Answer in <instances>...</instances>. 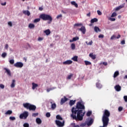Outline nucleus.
Masks as SVG:
<instances>
[{"mask_svg":"<svg viewBox=\"0 0 127 127\" xmlns=\"http://www.w3.org/2000/svg\"><path fill=\"white\" fill-rule=\"evenodd\" d=\"M82 110H85V106L81 102H78L76 103V107H73L71 109V118L76 121L81 122L83 121L85 112H83Z\"/></svg>","mask_w":127,"mask_h":127,"instance_id":"1","label":"nucleus"},{"mask_svg":"<svg viewBox=\"0 0 127 127\" xmlns=\"http://www.w3.org/2000/svg\"><path fill=\"white\" fill-rule=\"evenodd\" d=\"M23 106L24 107V108H25V109H26L27 110H29V111H32L33 112H35L36 110V106L29 103H23Z\"/></svg>","mask_w":127,"mask_h":127,"instance_id":"2","label":"nucleus"},{"mask_svg":"<svg viewBox=\"0 0 127 127\" xmlns=\"http://www.w3.org/2000/svg\"><path fill=\"white\" fill-rule=\"evenodd\" d=\"M40 18L43 19V20H49L48 23L50 24L52 22V17L49 14H41L40 15Z\"/></svg>","mask_w":127,"mask_h":127,"instance_id":"3","label":"nucleus"},{"mask_svg":"<svg viewBox=\"0 0 127 127\" xmlns=\"http://www.w3.org/2000/svg\"><path fill=\"white\" fill-rule=\"evenodd\" d=\"M29 114L28 112L24 111L22 114H21L19 116L20 119H24V120H26L27 119V117H28Z\"/></svg>","mask_w":127,"mask_h":127,"instance_id":"4","label":"nucleus"},{"mask_svg":"<svg viewBox=\"0 0 127 127\" xmlns=\"http://www.w3.org/2000/svg\"><path fill=\"white\" fill-rule=\"evenodd\" d=\"M14 67L16 68H22L23 67V63L22 62H17L14 64Z\"/></svg>","mask_w":127,"mask_h":127,"instance_id":"5","label":"nucleus"},{"mask_svg":"<svg viewBox=\"0 0 127 127\" xmlns=\"http://www.w3.org/2000/svg\"><path fill=\"white\" fill-rule=\"evenodd\" d=\"M65 122L63 121V123L61 122L60 121L56 120V124L57 126H58L60 127H64V124Z\"/></svg>","mask_w":127,"mask_h":127,"instance_id":"6","label":"nucleus"},{"mask_svg":"<svg viewBox=\"0 0 127 127\" xmlns=\"http://www.w3.org/2000/svg\"><path fill=\"white\" fill-rule=\"evenodd\" d=\"M78 30L81 31L83 34H85L86 33V28L84 26H82L80 28H78Z\"/></svg>","mask_w":127,"mask_h":127,"instance_id":"7","label":"nucleus"},{"mask_svg":"<svg viewBox=\"0 0 127 127\" xmlns=\"http://www.w3.org/2000/svg\"><path fill=\"white\" fill-rule=\"evenodd\" d=\"M73 63V61L71 60H67L63 62L64 65H70Z\"/></svg>","mask_w":127,"mask_h":127,"instance_id":"8","label":"nucleus"},{"mask_svg":"<svg viewBox=\"0 0 127 127\" xmlns=\"http://www.w3.org/2000/svg\"><path fill=\"white\" fill-rule=\"evenodd\" d=\"M114 88H115L116 91H117V92H120V91H121V90H122V87H121V86H120V85H116Z\"/></svg>","mask_w":127,"mask_h":127,"instance_id":"9","label":"nucleus"},{"mask_svg":"<svg viewBox=\"0 0 127 127\" xmlns=\"http://www.w3.org/2000/svg\"><path fill=\"white\" fill-rule=\"evenodd\" d=\"M67 100H68V99H67V98H66V97L64 96V98L61 99V105H63V104H64V103H65V102H67Z\"/></svg>","mask_w":127,"mask_h":127,"instance_id":"10","label":"nucleus"},{"mask_svg":"<svg viewBox=\"0 0 127 127\" xmlns=\"http://www.w3.org/2000/svg\"><path fill=\"white\" fill-rule=\"evenodd\" d=\"M4 69L5 70V73H7V75H8V76H11V72H10V70L6 68H4Z\"/></svg>","mask_w":127,"mask_h":127,"instance_id":"11","label":"nucleus"},{"mask_svg":"<svg viewBox=\"0 0 127 127\" xmlns=\"http://www.w3.org/2000/svg\"><path fill=\"white\" fill-rule=\"evenodd\" d=\"M93 123H94V119H91L87 123V125L88 127H90L93 125Z\"/></svg>","mask_w":127,"mask_h":127,"instance_id":"12","label":"nucleus"},{"mask_svg":"<svg viewBox=\"0 0 127 127\" xmlns=\"http://www.w3.org/2000/svg\"><path fill=\"white\" fill-rule=\"evenodd\" d=\"M23 14L29 16L30 15V12L29 10H23Z\"/></svg>","mask_w":127,"mask_h":127,"instance_id":"13","label":"nucleus"},{"mask_svg":"<svg viewBox=\"0 0 127 127\" xmlns=\"http://www.w3.org/2000/svg\"><path fill=\"white\" fill-rule=\"evenodd\" d=\"M50 103L52 105L51 108L52 109V110H55V109H56V104L53 103V102L52 101H51Z\"/></svg>","mask_w":127,"mask_h":127,"instance_id":"14","label":"nucleus"},{"mask_svg":"<svg viewBox=\"0 0 127 127\" xmlns=\"http://www.w3.org/2000/svg\"><path fill=\"white\" fill-rule=\"evenodd\" d=\"M75 103H76V100H70L69 105L70 106V107H72L73 105H75Z\"/></svg>","mask_w":127,"mask_h":127,"instance_id":"15","label":"nucleus"},{"mask_svg":"<svg viewBox=\"0 0 127 127\" xmlns=\"http://www.w3.org/2000/svg\"><path fill=\"white\" fill-rule=\"evenodd\" d=\"M36 122L37 123V124H38V125H41L42 121L41 120V119H40V118H38L36 119Z\"/></svg>","mask_w":127,"mask_h":127,"instance_id":"16","label":"nucleus"},{"mask_svg":"<svg viewBox=\"0 0 127 127\" xmlns=\"http://www.w3.org/2000/svg\"><path fill=\"white\" fill-rule=\"evenodd\" d=\"M94 31H95V32H96V33H98V31L99 32H101V30H100V29L99 27L95 26L94 27Z\"/></svg>","mask_w":127,"mask_h":127,"instance_id":"17","label":"nucleus"},{"mask_svg":"<svg viewBox=\"0 0 127 127\" xmlns=\"http://www.w3.org/2000/svg\"><path fill=\"white\" fill-rule=\"evenodd\" d=\"M32 89L33 90H35V88H37V87H38V84H37L34 82H33L32 83Z\"/></svg>","mask_w":127,"mask_h":127,"instance_id":"18","label":"nucleus"},{"mask_svg":"<svg viewBox=\"0 0 127 127\" xmlns=\"http://www.w3.org/2000/svg\"><path fill=\"white\" fill-rule=\"evenodd\" d=\"M71 60L74 61V62H77L78 61V56H75L71 58Z\"/></svg>","mask_w":127,"mask_h":127,"instance_id":"19","label":"nucleus"},{"mask_svg":"<svg viewBox=\"0 0 127 127\" xmlns=\"http://www.w3.org/2000/svg\"><path fill=\"white\" fill-rule=\"evenodd\" d=\"M76 26L77 27H79V26H83V24L82 23H75L74 25V27H76Z\"/></svg>","mask_w":127,"mask_h":127,"instance_id":"20","label":"nucleus"},{"mask_svg":"<svg viewBox=\"0 0 127 127\" xmlns=\"http://www.w3.org/2000/svg\"><path fill=\"white\" fill-rule=\"evenodd\" d=\"M119 75H120V72H119V71H116L114 73L113 77L114 78H117V77Z\"/></svg>","mask_w":127,"mask_h":127,"instance_id":"21","label":"nucleus"},{"mask_svg":"<svg viewBox=\"0 0 127 127\" xmlns=\"http://www.w3.org/2000/svg\"><path fill=\"white\" fill-rule=\"evenodd\" d=\"M44 33H46V35H49L51 33V31L49 29H47L44 31Z\"/></svg>","mask_w":127,"mask_h":127,"instance_id":"22","label":"nucleus"},{"mask_svg":"<svg viewBox=\"0 0 127 127\" xmlns=\"http://www.w3.org/2000/svg\"><path fill=\"white\" fill-rule=\"evenodd\" d=\"M89 56L93 59V60H95L96 59V55H93V53H90L89 54Z\"/></svg>","mask_w":127,"mask_h":127,"instance_id":"23","label":"nucleus"},{"mask_svg":"<svg viewBox=\"0 0 127 127\" xmlns=\"http://www.w3.org/2000/svg\"><path fill=\"white\" fill-rule=\"evenodd\" d=\"M28 27L29 28H30V29H32V28H34V27H35V25H34V24L30 23Z\"/></svg>","mask_w":127,"mask_h":127,"instance_id":"24","label":"nucleus"},{"mask_svg":"<svg viewBox=\"0 0 127 127\" xmlns=\"http://www.w3.org/2000/svg\"><path fill=\"white\" fill-rule=\"evenodd\" d=\"M71 4H72V5H74V6H75V7L78 8V4H77V3H76L75 1H72L71 2Z\"/></svg>","mask_w":127,"mask_h":127,"instance_id":"25","label":"nucleus"},{"mask_svg":"<svg viewBox=\"0 0 127 127\" xmlns=\"http://www.w3.org/2000/svg\"><path fill=\"white\" fill-rule=\"evenodd\" d=\"M15 86V80L13 79L11 84V88H14Z\"/></svg>","mask_w":127,"mask_h":127,"instance_id":"26","label":"nucleus"},{"mask_svg":"<svg viewBox=\"0 0 127 127\" xmlns=\"http://www.w3.org/2000/svg\"><path fill=\"white\" fill-rule=\"evenodd\" d=\"M98 21V19L96 18H94L93 19H92L91 20V23H94V22H97Z\"/></svg>","mask_w":127,"mask_h":127,"instance_id":"27","label":"nucleus"},{"mask_svg":"<svg viewBox=\"0 0 127 127\" xmlns=\"http://www.w3.org/2000/svg\"><path fill=\"white\" fill-rule=\"evenodd\" d=\"M55 89H56V87H52L49 88L47 89V92H49L50 91H53V90H55Z\"/></svg>","mask_w":127,"mask_h":127,"instance_id":"28","label":"nucleus"},{"mask_svg":"<svg viewBox=\"0 0 127 127\" xmlns=\"http://www.w3.org/2000/svg\"><path fill=\"white\" fill-rule=\"evenodd\" d=\"M71 48L72 50H75V48H76V45H75L74 43L71 44Z\"/></svg>","mask_w":127,"mask_h":127,"instance_id":"29","label":"nucleus"},{"mask_svg":"<svg viewBox=\"0 0 127 127\" xmlns=\"http://www.w3.org/2000/svg\"><path fill=\"white\" fill-rule=\"evenodd\" d=\"M12 114V111L8 110L6 113H5V115H11Z\"/></svg>","mask_w":127,"mask_h":127,"instance_id":"30","label":"nucleus"},{"mask_svg":"<svg viewBox=\"0 0 127 127\" xmlns=\"http://www.w3.org/2000/svg\"><path fill=\"white\" fill-rule=\"evenodd\" d=\"M84 63H85V65L86 66H88V65H91V64H92V63H91V62H90L88 61H85Z\"/></svg>","mask_w":127,"mask_h":127,"instance_id":"31","label":"nucleus"},{"mask_svg":"<svg viewBox=\"0 0 127 127\" xmlns=\"http://www.w3.org/2000/svg\"><path fill=\"white\" fill-rule=\"evenodd\" d=\"M56 119L57 120H60L61 121H62V120H63V118H62V117H61V116L59 115L56 116Z\"/></svg>","mask_w":127,"mask_h":127,"instance_id":"32","label":"nucleus"},{"mask_svg":"<svg viewBox=\"0 0 127 127\" xmlns=\"http://www.w3.org/2000/svg\"><path fill=\"white\" fill-rule=\"evenodd\" d=\"M71 126H72V127H80V126L76 125V123H71Z\"/></svg>","mask_w":127,"mask_h":127,"instance_id":"33","label":"nucleus"},{"mask_svg":"<svg viewBox=\"0 0 127 127\" xmlns=\"http://www.w3.org/2000/svg\"><path fill=\"white\" fill-rule=\"evenodd\" d=\"M96 87H97V88H98V89H101V88H102V85L101 84H100L99 83H97Z\"/></svg>","mask_w":127,"mask_h":127,"instance_id":"34","label":"nucleus"},{"mask_svg":"<svg viewBox=\"0 0 127 127\" xmlns=\"http://www.w3.org/2000/svg\"><path fill=\"white\" fill-rule=\"evenodd\" d=\"M6 55H7L6 53H3L1 55V57H2V58H5V57H6Z\"/></svg>","mask_w":127,"mask_h":127,"instance_id":"35","label":"nucleus"},{"mask_svg":"<svg viewBox=\"0 0 127 127\" xmlns=\"http://www.w3.org/2000/svg\"><path fill=\"white\" fill-rule=\"evenodd\" d=\"M40 21V18H36L34 20V22L35 23H37V22H39Z\"/></svg>","mask_w":127,"mask_h":127,"instance_id":"36","label":"nucleus"},{"mask_svg":"<svg viewBox=\"0 0 127 127\" xmlns=\"http://www.w3.org/2000/svg\"><path fill=\"white\" fill-rule=\"evenodd\" d=\"M92 115V111H88L86 113V116L87 117H90Z\"/></svg>","mask_w":127,"mask_h":127,"instance_id":"37","label":"nucleus"},{"mask_svg":"<svg viewBox=\"0 0 127 127\" xmlns=\"http://www.w3.org/2000/svg\"><path fill=\"white\" fill-rule=\"evenodd\" d=\"M85 43L87 44V45H92L93 44V41H91L89 43L88 42H85Z\"/></svg>","mask_w":127,"mask_h":127,"instance_id":"38","label":"nucleus"},{"mask_svg":"<svg viewBox=\"0 0 127 127\" xmlns=\"http://www.w3.org/2000/svg\"><path fill=\"white\" fill-rule=\"evenodd\" d=\"M51 116V114H50V113L47 112L46 114V117H47V118H50Z\"/></svg>","mask_w":127,"mask_h":127,"instance_id":"39","label":"nucleus"},{"mask_svg":"<svg viewBox=\"0 0 127 127\" xmlns=\"http://www.w3.org/2000/svg\"><path fill=\"white\" fill-rule=\"evenodd\" d=\"M123 110H124V108L122 106H120L119 108H118V111L119 112H122V111H123Z\"/></svg>","mask_w":127,"mask_h":127,"instance_id":"40","label":"nucleus"},{"mask_svg":"<svg viewBox=\"0 0 127 127\" xmlns=\"http://www.w3.org/2000/svg\"><path fill=\"white\" fill-rule=\"evenodd\" d=\"M73 76V74L70 73L67 77V79H68V80H70V79H71V78H72V76Z\"/></svg>","mask_w":127,"mask_h":127,"instance_id":"41","label":"nucleus"},{"mask_svg":"<svg viewBox=\"0 0 127 127\" xmlns=\"http://www.w3.org/2000/svg\"><path fill=\"white\" fill-rule=\"evenodd\" d=\"M73 41H77V40H79V37H75L73 38Z\"/></svg>","mask_w":127,"mask_h":127,"instance_id":"42","label":"nucleus"},{"mask_svg":"<svg viewBox=\"0 0 127 127\" xmlns=\"http://www.w3.org/2000/svg\"><path fill=\"white\" fill-rule=\"evenodd\" d=\"M115 16H117V13L116 12H113L111 15V17H115Z\"/></svg>","mask_w":127,"mask_h":127,"instance_id":"43","label":"nucleus"},{"mask_svg":"<svg viewBox=\"0 0 127 127\" xmlns=\"http://www.w3.org/2000/svg\"><path fill=\"white\" fill-rule=\"evenodd\" d=\"M24 127H29V124L28 123H25L23 125Z\"/></svg>","mask_w":127,"mask_h":127,"instance_id":"44","label":"nucleus"},{"mask_svg":"<svg viewBox=\"0 0 127 127\" xmlns=\"http://www.w3.org/2000/svg\"><path fill=\"white\" fill-rule=\"evenodd\" d=\"M37 116H38V113H33V114H32V117H37Z\"/></svg>","mask_w":127,"mask_h":127,"instance_id":"45","label":"nucleus"},{"mask_svg":"<svg viewBox=\"0 0 127 127\" xmlns=\"http://www.w3.org/2000/svg\"><path fill=\"white\" fill-rule=\"evenodd\" d=\"M9 120L11 121H14L15 120V117H9Z\"/></svg>","mask_w":127,"mask_h":127,"instance_id":"46","label":"nucleus"},{"mask_svg":"<svg viewBox=\"0 0 127 127\" xmlns=\"http://www.w3.org/2000/svg\"><path fill=\"white\" fill-rule=\"evenodd\" d=\"M109 20H111V21H115L116 18H109Z\"/></svg>","mask_w":127,"mask_h":127,"instance_id":"47","label":"nucleus"},{"mask_svg":"<svg viewBox=\"0 0 127 127\" xmlns=\"http://www.w3.org/2000/svg\"><path fill=\"white\" fill-rule=\"evenodd\" d=\"M9 63L10 64H14V60H10L9 61Z\"/></svg>","mask_w":127,"mask_h":127,"instance_id":"48","label":"nucleus"},{"mask_svg":"<svg viewBox=\"0 0 127 127\" xmlns=\"http://www.w3.org/2000/svg\"><path fill=\"white\" fill-rule=\"evenodd\" d=\"M0 88L1 89H4V85L2 84H0Z\"/></svg>","mask_w":127,"mask_h":127,"instance_id":"49","label":"nucleus"},{"mask_svg":"<svg viewBox=\"0 0 127 127\" xmlns=\"http://www.w3.org/2000/svg\"><path fill=\"white\" fill-rule=\"evenodd\" d=\"M124 99L125 102L127 103V96H124Z\"/></svg>","mask_w":127,"mask_h":127,"instance_id":"50","label":"nucleus"},{"mask_svg":"<svg viewBox=\"0 0 127 127\" xmlns=\"http://www.w3.org/2000/svg\"><path fill=\"white\" fill-rule=\"evenodd\" d=\"M97 13L98 15H102V12H101V11H100L99 10H97Z\"/></svg>","mask_w":127,"mask_h":127,"instance_id":"51","label":"nucleus"},{"mask_svg":"<svg viewBox=\"0 0 127 127\" xmlns=\"http://www.w3.org/2000/svg\"><path fill=\"white\" fill-rule=\"evenodd\" d=\"M8 25H9V26H10V27H11L12 26V23L10 21L8 22Z\"/></svg>","mask_w":127,"mask_h":127,"instance_id":"52","label":"nucleus"},{"mask_svg":"<svg viewBox=\"0 0 127 127\" xmlns=\"http://www.w3.org/2000/svg\"><path fill=\"white\" fill-rule=\"evenodd\" d=\"M115 38H116V36L115 35H113L111 37V39L112 40H114V39H115Z\"/></svg>","mask_w":127,"mask_h":127,"instance_id":"53","label":"nucleus"},{"mask_svg":"<svg viewBox=\"0 0 127 127\" xmlns=\"http://www.w3.org/2000/svg\"><path fill=\"white\" fill-rule=\"evenodd\" d=\"M60 17H62V14L58 15L57 16V19H59V18H60Z\"/></svg>","mask_w":127,"mask_h":127,"instance_id":"54","label":"nucleus"},{"mask_svg":"<svg viewBox=\"0 0 127 127\" xmlns=\"http://www.w3.org/2000/svg\"><path fill=\"white\" fill-rule=\"evenodd\" d=\"M121 44H122V45H124V44H126V41L125 40H123V41H122Z\"/></svg>","mask_w":127,"mask_h":127,"instance_id":"55","label":"nucleus"},{"mask_svg":"<svg viewBox=\"0 0 127 127\" xmlns=\"http://www.w3.org/2000/svg\"><path fill=\"white\" fill-rule=\"evenodd\" d=\"M99 38H104V35L100 34L98 36Z\"/></svg>","mask_w":127,"mask_h":127,"instance_id":"56","label":"nucleus"},{"mask_svg":"<svg viewBox=\"0 0 127 127\" xmlns=\"http://www.w3.org/2000/svg\"><path fill=\"white\" fill-rule=\"evenodd\" d=\"M38 40V41H42V40H43V38L39 37Z\"/></svg>","mask_w":127,"mask_h":127,"instance_id":"57","label":"nucleus"},{"mask_svg":"<svg viewBox=\"0 0 127 127\" xmlns=\"http://www.w3.org/2000/svg\"><path fill=\"white\" fill-rule=\"evenodd\" d=\"M120 9H120V8L118 6V7H117L116 8L115 10H116L117 11H118L120 10Z\"/></svg>","mask_w":127,"mask_h":127,"instance_id":"58","label":"nucleus"},{"mask_svg":"<svg viewBox=\"0 0 127 127\" xmlns=\"http://www.w3.org/2000/svg\"><path fill=\"white\" fill-rule=\"evenodd\" d=\"M103 65H104L105 66H107V65H108V63L107 62H103Z\"/></svg>","mask_w":127,"mask_h":127,"instance_id":"59","label":"nucleus"},{"mask_svg":"<svg viewBox=\"0 0 127 127\" xmlns=\"http://www.w3.org/2000/svg\"><path fill=\"white\" fill-rule=\"evenodd\" d=\"M1 5H6V2H4V3H1Z\"/></svg>","mask_w":127,"mask_h":127,"instance_id":"60","label":"nucleus"},{"mask_svg":"<svg viewBox=\"0 0 127 127\" xmlns=\"http://www.w3.org/2000/svg\"><path fill=\"white\" fill-rule=\"evenodd\" d=\"M124 5H120V6H119V8H120V9H121V8H123V7H124Z\"/></svg>","mask_w":127,"mask_h":127,"instance_id":"61","label":"nucleus"},{"mask_svg":"<svg viewBox=\"0 0 127 127\" xmlns=\"http://www.w3.org/2000/svg\"><path fill=\"white\" fill-rule=\"evenodd\" d=\"M7 48H8V45L6 44V45L5 46V49H7Z\"/></svg>","mask_w":127,"mask_h":127,"instance_id":"62","label":"nucleus"},{"mask_svg":"<svg viewBox=\"0 0 127 127\" xmlns=\"http://www.w3.org/2000/svg\"><path fill=\"white\" fill-rule=\"evenodd\" d=\"M117 39H119V38H121V35H118V36L116 37Z\"/></svg>","mask_w":127,"mask_h":127,"instance_id":"63","label":"nucleus"},{"mask_svg":"<svg viewBox=\"0 0 127 127\" xmlns=\"http://www.w3.org/2000/svg\"><path fill=\"white\" fill-rule=\"evenodd\" d=\"M39 10L42 11V10H43V8H42V7H39Z\"/></svg>","mask_w":127,"mask_h":127,"instance_id":"64","label":"nucleus"}]
</instances>
